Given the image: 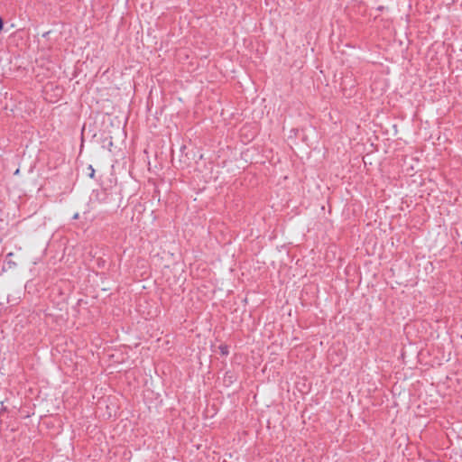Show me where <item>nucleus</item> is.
<instances>
[{
    "mask_svg": "<svg viewBox=\"0 0 462 462\" xmlns=\"http://www.w3.org/2000/svg\"><path fill=\"white\" fill-rule=\"evenodd\" d=\"M113 144L112 141L109 142V143H107V146H111Z\"/></svg>",
    "mask_w": 462,
    "mask_h": 462,
    "instance_id": "7",
    "label": "nucleus"
},
{
    "mask_svg": "<svg viewBox=\"0 0 462 462\" xmlns=\"http://www.w3.org/2000/svg\"><path fill=\"white\" fill-rule=\"evenodd\" d=\"M4 28V20L2 17H0V32L3 30Z\"/></svg>",
    "mask_w": 462,
    "mask_h": 462,
    "instance_id": "5",
    "label": "nucleus"
},
{
    "mask_svg": "<svg viewBox=\"0 0 462 462\" xmlns=\"http://www.w3.org/2000/svg\"><path fill=\"white\" fill-rule=\"evenodd\" d=\"M14 256V253H9L6 254L5 264L3 266V270H10L16 266V263L12 260V257Z\"/></svg>",
    "mask_w": 462,
    "mask_h": 462,
    "instance_id": "1",
    "label": "nucleus"
},
{
    "mask_svg": "<svg viewBox=\"0 0 462 462\" xmlns=\"http://www.w3.org/2000/svg\"><path fill=\"white\" fill-rule=\"evenodd\" d=\"M219 354L222 356H227L229 355V346L226 344H221L218 346Z\"/></svg>",
    "mask_w": 462,
    "mask_h": 462,
    "instance_id": "2",
    "label": "nucleus"
},
{
    "mask_svg": "<svg viewBox=\"0 0 462 462\" xmlns=\"http://www.w3.org/2000/svg\"><path fill=\"white\" fill-rule=\"evenodd\" d=\"M383 6L378 7V10H383Z\"/></svg>",
    "mask_w": 462,
    "mask_h": 462,
    "instance_id": "8",
    "label": "nucleus"
},
{
    "mask_svg": "<svg viewBox=\"0 0 462 462\" xmlns=\"http://www.w3.org/2000/svg\"><path fill=\"white\" fill-rule=\"evenodd\" d=\"M113 144L112 141L109 142V143H107V146H111Z\"/></svg>",
    "mask_w": 462,
    "mask_h": 462,
    "instance_id": "6",
    "label": "nucleus"
},
{
    "mask_svg": "<svg viewBox=\"0 0 462 462\" xmlns=\"http://www.w3.org/2000/svg\"><path fill=\"white\" fill-rule=\"evenodd\" d=\"M106 263V260H104L102 258L97 259V265L98 268H105Z\"/></svg>",
    "mask_w": 462,
    "mask_h": 462,
    "instance_id": "4",
    "label": "nucleus"
},
{
    "mask_svg": "<svg viewBox=\"0 0 462 462\" xmlns=\"http://www.w3.org/2000/svg\"><path fill=\"white\" fill-rule=\"evenodd\" d=\"M87 171H88V176L91 179H94L95 177V169L93 168V166L91 164H89L87 168Z\"/></svg>",
    "mask_w": 462,
    "mask_h": 462,
    "instance_id": "3",
    "label": "nucleus"
}]
</instances>
